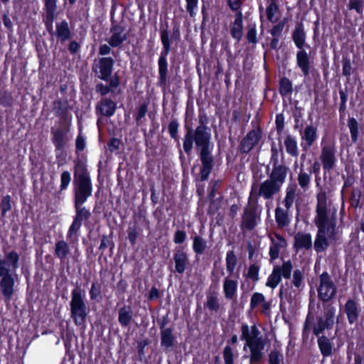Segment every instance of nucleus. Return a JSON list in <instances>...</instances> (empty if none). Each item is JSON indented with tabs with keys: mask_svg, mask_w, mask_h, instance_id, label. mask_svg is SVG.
Instances as JSON below:
<instances>
[{
	"mask_svg": "<svg viewBox=\"0 0 364 364\" xmlns=\"http://www.w3.org/2000/svg\"><path fill=\"white\" fill-rule=\"evenodd\" d=\"M134 319V311L130 305H124L118 311V321L122 327H128Z\"/></svg>",
	"mask_w": 364,
	"mask_h": 364,
	"instance_id": "21",
	"label": "nucleus"
},
{
	"mask_svg": "<svg viewBox=\"0 0 364 364\" xmlns=\"http://www.w3.org/2000/svg\"><path fill=\"white\" fill-rule=\"evenodd\" d=\"M316 227L318 232L314 242V248L317 252H320L329 246V242L326 236L325 225H316Z\"/></svg>",
	"mask_w": 364,
	"mask_h": 364,
	"instance_id": "23",
	"label": "nucleus"
},
{
	"mask_svg": "<svg viewBox=\"0 0 364 364\" xmlns=\"http://www.w3.org/2000/svg\"><path fill=\"white\" fill-rule=\"evenodd\" d=\"M293 92L292 83L291 80L283 77L279 80V93L282 96H287Z\"/></svg>",
	"mask_w": 364,
	"mask_h": 364,
	"instance_id": "40",
	"label": "nucleus"
},
{
	"mask_svg": "<svg viewBox=\"0 0 364 364\" xmlns=\"http://www.w3.org/2000/svg\"><path fill=\"white\" fill-rule=\"evenodd\" d=\"M225 364H234V355L230 346H226L223 350Z\"/></svg>",
	"mask_w": 364,
	"mask_h": 364,
	"instance_id": "55",
	"label": "nucleus"
},
{
	"mask_svg": "<svg viewBox=\"0 0 364 364\" xmlns=\"http://www.w3.org/2000/svg\"><path fill=\"white\" fill-rule=\"evenodd\" d=\"M55 36L62 43L71 38L72 33L68 23L65 20L56 23Z\"/></svg>",
	"mask_w": 364,
	"mask_h": 364,
	"instance_id": "27",
	"label": "nucleus"
},
{
	"mask_svg": "<svg viewBox=\"0 0 364 364\" xmlns=\"http://www.w3.org/2000/svg\"><path fill=\"white\" fill-rule=\"evenodd\" d=\"M186 10L188 12L191 17L195 16L194 10L198 6V0H186Z\"/></svg>",
	"mask_w": 364,
	"mask_h": 364,
	"instance_id": "63",
	"label": "nucleus"
},
{
	"mask_svg": "<svg viewBox=\"0 0 364 364\" xmlns=\"http://www.w3.org/2000/svg\"><path fill=\"white\" fill-rule=\"evenodd\" d=\"M240 339L245 341L244 350L246 347L250 348V355H244V359L250 358V364H259L264 357L262 350H264L266 341L261 335V332L256 325L249 326L246 323H242L241 326Z\"/></svg>",
	"mask_w": 364,
	"mask_h": 364,
	"instance_id": "3",
	"label": "nucleus"
},
{
	"mask_svg": "<svg viewBox=\"0 0 364 364\" xmlns=\"http://www.w3.org/2000/svg\"><path fill=\"white\" fill-rule=\"evenodd\" d=\"M107 41L109 45L113 48L119 47L123 43L121 35H118V33H112Z\"/></svg>",
	"mask_w": 364,
	"mask_h": 364,
	"instance_id": "60",
	"label": "nucleus"
},
{
	"mask_svg": "<svg viewBox=\"0 0 364 364\" xmlns=\"http://www.w3.org/2000/svg\"><path fill=\"white\" fill-rule=\"evenodd\" d=\"M344 311L350 324L355 323L358 321L360 309L358 307V304L354 300L348 299L346 301L344 306Z\"/></svg>",
	"mask_w": 364,
	"mask_h": 364,
	"instance_id": "22",
	"label": "nucleus"
},
{
	"mask_svg": "<svg viewBox=\"0 0 364 364\" xmlns=\"http://www.w3.org/2000/svg\"><path fill=\"white\" fill-rule=\"evenodd\" d=\"M91 180L87 166L81 161L75 162L73 167V181Z\"/></svg>",
	"mask_w": 364,
	"mask_h": 364,
	"instance_id": "28",
	"label": "nucleus"
},
{
	"mask_svg": "<svg viewBox=\"0 0 364 364\" xmlns=\"http://www.w3.org/2000/svg\"><path fill=\"white\" fill-rule=\"evenodd\" d=\"M237 282L235 280L226 277L224 280L223 290L225 297L227 299H232L236 293Z\"/></svg>",
	"mask_w": 364,
	"mask_h": 364,
	"instance_id": "34",
	"label": "nucleus"
},
{
	"mask_svg": "<svg viewBox=\"0 0 364 364\" xmlns=\"http://www.w3.org/2000/svg\"><path fill=\"white\" fill-rule=\"evenodd\" d=\"M148 110V103L144 102L141 104L138 109L137 114L135 117V119L137 123H139V120L144 117Z\"/></svg>",
	"mask_w": 364,
	"mask_h": 364,
	"instance_id": "64",
	"label": "nucleus"
},
{
	"mask_svg": "<svg viewBox=\"0 0 364 364\" xmlns=\"http://www.w3.org/2000/svg\"><path fill=\"white\" fill-rule=\"evenodd\" d=\"M326 235L328 234V238L334 239L336 235V218H331L329 225H325Z\"/></svg>",
	"mask_w": 364,
	"mask_h": 364,
	"instance_id": "58",
	"label": "nucleus"
},
{
	"mask_svg": "<svg viewBox=\"0 0 364 364\" xmlns=\"http://www.w3.org/2000/svg\"><path fill=\"white\" fill-rule=\"evenodd\" d=\"M296 63L301 70L304 77H307L310 73V59L305 50H299L296 53Z\"/></svg>",
	"mask_w": 364,
	"mask_h": 364,
	"instance_id": "26",
	"label": "nucleus"
},
{
	"mask_svg": "<svg viewBox=\"0 0 364 364\" xmlns=\"http://www.w3.org/2000/svg\"><path fill=\"white\" fill-rule=\"evenodd\" d=\"M289 171V168L284 164L274 165L269 174V178L282 186Z\"/></svg>",
	"mask_w": 364,
	"mask_h": 364,
	"instance_id": "17",
	"label": "nucleus"
},
{
	"mask_svg": "<svg viewBox=\"0 0 364 364\" xmlns=\"http://www.w3.org/2000/svg\"><path fill=\"white\" fill-rule=\"evenodd\" d=\"M0 207L1 209V217L4 218L6 212L11 210V209L10 196L7 195L2 198Z\"/></svg>",
	"mask_w": 364,
	"mask_h": 364,
	"instance_id": "51",
	"label": "nucleus"
},
{
	"mask_svg": "<svg viewBox=\"0 0 364 364\" xmlns=\"http://www.w3.org/2000/svg\"><path fill=\"white\" fill-rule=\"evenodd\" d=\"M53 105L55 116L60 117L63 120H66L70 109L68 100H56L53 102Z\"/></svg>",
	"mask_w": 364,
	"mask_h": 364,
	"instance_id": "29",
	"label": "nucleus"
},
{
	"mask_svg": "<svg viewBox=\"0 0 364 364\" xmlns=\"http://www.w3.org/2000/svg\"><path fill=\"white\" fill-rule=\"evenodd\" d=\"M70 317L77 326H84L89 312L87 306L84 290L79 285H76L71 292L70 302Z\"/></svg>",
	"mask_w": 364,
	"mask_h": 364,
	"instance_id": "4",
	"label": "nucleus"
},
{
	"mask_svg": "<svg viewBox=\"0 0 364 364\" xmlns=\"http://www.w3.org/2000/svg\"><path fill=\"white\" fill-rule=\"evenodd\" d=\"M205 306L209 310L218 312L220 309V304L218 298L214 295L208 296Z\"/></svg>",
	"mask_w": 364,
	"mask_h": 364,
	"instance_id": "50",
	"label": "nucleus"
},
{
	"mask_svg": "<svg viewBox=\"0 0 364 364\" xmlns=\"http://www.w3.org/2000/svg\"><path fill=\"white\" fill-rule=\"evenodd\" d=\"M175 262V271L178 274H183L188 264V258L183 248H176L173 255Z\"/></svg>",
	"mask_w": 364,
	"mask_h": 364,
	"instance_id": "18",
	"label": "nucleus"
},
{
	"mask_svg": "<svg viewBox=\"0 0 364 364\" xmlns=\"http://www.w3.org/2000/svg\"><path fill=\"white\" fill-rule=\"evenodd\" d=\"M259 270V266L256 264H252L249 267L247 277L252 279L253 282H257L259 280L258 272Z\"/></svg>",
	"mask_w": 364,
	"mask_h": 364,
	"instance_id": "52",
	"label": "nucleus"
},
{
	"mask_svg": "<svg viewBox=\"0 0 364 364\" xmlns=\"http://www.w3.org/2000/svg\"><path fill=\"white\" fill-rule=\"evenodd\" d=\"M318 297L323 302H328L335 297L337 287L327 272H323L319 277Z\"/></svg>",
	"mask_w": 364,
	"mask_h": 364,
	"instance_id": "7",
	"label": "nucleus"
},
{
	"mask_svg": "<svg viewBox=\"0 0 364 364\" xmlns=\"http://www.w3.org/2000/svg\"><path fill=\"white\" fill-rule=\"evenodd\" d=\"M207 248L206 241L200 236L193 237V249L197 255H202Z\"/></svg>",
	"mask_w": 364,
	"mask_h": 364,
	"instance_id": "41",
	"label": "nucleus"
},
{
	"mask_svg": "<svg viewBox=\"0 0 364 364\" xmlns=\"http://www.w3.org/2000/svg\"><path fill=\"white\" fill-rule=\"evenodd\" d=\"M187 129V132L185 134L183 147L185 153L189 156L191 154L194 137L192 136V128L186 127Z\"/></svg>",
	"mask_w": 364,
	"mask_h": 364,
	"instance_id": "38",
	"label": "nucleus"
},
{
	"mask_svg": "<svg viewBox=\"0 0 364 364\" xmlns=\"http://www.w3.org/2000/svg\"><path fill=\"white\" fill-rule=\"evenodd\" d=\"M298 182L299 186L304 189L306 190L309 188V185L310 183V174L307 173H303L301 171L298 176Z\"/></svg>",
	"mask_w": 364,
	"mask_h": 364,
	"instance_id": "54",
	"label": "nucleus"
},
{
	"mask_svg": "<svg viewBox=\"0 0 364 364\" xmlns=\"http://www.w3.org/2000/svg\"><path fill=\"white\" fill-rule=\"evenodd\" d=\"M320 159L325 171H330L336 165V148L333 145H325L321 149Z\"/></svg>",
	"mask_w": 364,
	"mask_h": 364,
	"instance_id": "13",
	"label": "nucleus"
},
{
	"mask_svg": "<svg viewBox=\"0 0 364 364\" xmlns=\"http://www.w3.org/2000/svg\"><path fill=\"white\" fill-rule=\"evenodd\" d=\"M294 248L309 250L312 247L311 236L309 233L298 232L294 237Z\"/></svg>",
	"mask_w": 364,
	"mask_h": 364,
	"instance_id": "24",
	"label": "nucleus"
},
{
	"mask_svg": "<svg viewBox=\"0 0 364 364\" xmlns=\"http://www.w3.org/2000/svg\"><path fill=\"white\" fill-rule=\"evenodd\" d=\"M275 220L279 228L288 226L290 223L288 211L277 207L275 209Z\"/></svg>",
	"mask_w": 364,
	"mask_h": 364,
	"instance_id": "33",
	"label": "nucleus"
},
{
	"mask_svg": "<svg viewBox=\"0 0 364 364\" xmlns=\"http://www.w3.org/2000/svg\"><path fill=\"white\" fill-rule=\"evenodd\" d=\"M68 129H52V134H53V142L55 144L56 150L60 151L64 149V146L68 140L67 133L68 132Z\"/></svg>",
	"mask_w": 364,
	"mask_h": 364,
	"instance_id": "25",
	"label": "nucleus"
},
{
	"mask_svg": "<svg viewBox=\"0 0 364 364\" xmlns=\"http://www.w3.org/2000/svg\"><path fill=\"white\" fill-rule=\"evenodd\" d=\"M237 258L232 250L228 251L226 256L227 271L231 274L236 266Z\"/></svg>",
	"mask_w": 364,
	"mask_h": 364,
	"instance_id": "46",
	"label": "nucleus"
},
{
	"mask_svg": "<svg viewBox=\"0 0 364 364\" xmlns=\"http://www.w3.org/2000/svg\"><path fill=\"white\" fill-rule=\"evenodd\" d=\"M85 203H74L75 210V216L69 228L67 237L72 239L75 236L74 240L77 239V232L80 229L82 221H86L91 217V213L83 206Z\"/></svg>",
	"mask_w": 364,
	"mask_h": 364,
	"instance_id": "6",
	"label": "nucleus"
},
{
	"mask_svg": "<svg viewBox=\"0 0 364 364\" xmlns=\"http://www.w3.org/2000/svg\"><path fill=\"white\" fill-rule=\"evenodd\" d=\"M323 316L316 318V323L312 326L313 333L318 337V346L319 350L323 357H328L332 354L333 345L330 339L325 336L319 335L322 333L324 330H331L335 323V313L336 309L331 304H323ZM311 320L313 317L311 316L310 313L307 315L304 330L303 336L307 338L311 328Z\"/></svg>",
	"mask_w": 364,
	"mask_h": 364,
	"instance_id": "1",
	"label": "nucleus"
},
{
	"mask_svg": "<svg viewBox=\"0 0 364 364\" xmlns=\"http://www.w3.org/2000/svg\"><path fill=\"white\" fill-rule=\"evenodd\" d=\"M292 39L299 50L303 49L305 44L306 33L302 23H296L295 29L292 33Z\"/></svg>",
	"mask_w": 364,
	"mask_h": 364,
	"instance_id": "31",
	"label": "nucleus"
},
{
	"mask_svg": "<svg viewBox=\"0 0 364 364\" xmlns=\"http://www.w3.org/2000/svg\"><path fill=\"white\" fill-rule=\"evenodd\" d=\"M317 129L312 125H308L304 132V135L302 136V139L306 141V144H301L303 149L304 151H307L309 147H311L314 141L316 140Z\"/></svg>",
	"mask_w": 364,
	"mask_h": 364,
	"instance_id": "30",
	"label": "nucleus"
},
{
	"mask_svg": "<svg viewBox=\"0 0 364 364\" xmlns=\"http://www.w3.org/2000/svg\"><path fill=\"white\" fill-rule=\"evenodd\" d=\"M343 71L342 73L343 75L348 77L351 75L352 73V67L350 60L348 58H343Z\"/></svg>",
	"mask_w": 364,
	"mask_h": 364,
	"instance_id": "61",
	"label": "nucleus"
},
{
	"mask_svg": "<svg viewBox=\"0 0 364 364\" xmlns=\"http://www.w3.org/2000/svg\"><path fill=\"white\" fill-rule=\"evenodd\" d=\"M58 6H45L46 15L43 18L47 31L50 36L55 35L53 23L58 15Z\"/></svg>",
	"mask_w": 364,
	"mask_h": 364,
	"instance_id": "20",
	"label": "nucleus"
},
{
	"mask_svg": "<svg viewBox=\"0 0 364 364\" xmlns=\"http://www.w3.org/2000/svg\"><path fill=\"white\" fill-rule=\"evenodd\" d=\"M281 267V276L285 279H289L292 270V264L290 260L283 263Z\"/></svg>",
	"mask_w": 364,
	"mask_h": 364,
	"instance_id": "56",
	"label": "nucleus"
},
{
	"mask_svg": "<svg viewBox=\"0 0 364 364\" xmlns=\"http://www.w3.org/2000/svg\"><path fill=\"white\" fill-rule=\"evenodd\" d=\"M223 197L220 196L216 199L213 198L210 200V205L208 208V213L214 215L220 208Z\"/></svg>",
	"mask_w": 364,
	"mask_h": 364,
	"instance_id": "53",
	"label": "nucleus"
},
{
	"mask_svg": "<svg viewBox=\"0 0 364 364\" xmlns=\"http://www.w3.org/2000/svg\"><path fill=\"white\" fill-rule=\"evenodd\" d=\"M284 145L287 152L292 156H297L299 154L297 142L295 139L291 136L287 135L284 140Z\"/></svg>",
	"mask_w": 364,
	"mask_h": 364,
	"instance_id": "37",
	"label": "nucleus"
},
{
	"mask_svg": "<svg viewBox=\"0 0 364 364\" xmlns=\"http://www.w3.org/2000/svg\"><path fill=\"white\" fill-rule=\"evenodd\" d=\"M163 45V50L161 52L159 64V84L160 86H164L167 82L168 63L166 58L171 51V40L167 36L161 39Z\"/></svg>",
	"mask_w": 364,
	"mask_h": 364,
	"instance_id": "8",
	"label": "nucleus"
},
{
	"mask_svg": "<svg viewBox=\"0 0 364 364\" xmlns=\"http://www.w3.org/2000/svg\"><path fill=\"white\" fill-rule=\"evenodd\" d=\"M279 11V6L276 0H270V4L266 9L267 18L272 23H275L277 18H274V13Z\"/></svg>",
	"mask_w": 364,
	"mask_h": 364,
	"instance_id": "44",
	"label": "nucleus"
},
{
	"mask_svg": "<svg viewBox=\"0 0 364 364\" xmlns=\"http://www.w3.org/2000/svg\"><path fill=\"white\" fill-rule=\"evenodd\" d=\"M114 60L111 57H103L100 58L97 68L100 69L98 77L102 80L108 81L110 79Z\"/></svg>",
	"mask_w": 364,
	"mask_h": 364,
	"instance_id": "14",
	"label": "nucleus"
},
{
	"mask_svg": "<svg viewBox=\"0 0 364 364\" xmlns=\"http://www.w3.org/2000/svg\"><path fill=\"white\" fill-rule=\"evenodd\" d=\"M90 298L92 301H100L102 299L101 285L97 282H92L90 289Z\"/></svg>",
	"mask_w": 364,
	"mask_h": 364,
	"instance_id": "42",
	"label": "nucleus"
},
{
	"mask_svg": "<svg viewBox=\"0 0 364 364\" xmlns=\"http://www.w3.org/2000/svg\"><path fill=\"white\" fill-rule=\"evenodd\" d=\"M283 359V355L279 350H272L269 355V364H279Z\"/></svg>",
	"mask_w": 364,
	"mask_h": 364,
	"instance_id": "57",
	"label": "nucleus"
},
{
	"mask_svg": "<svg viewBox=\"0 0 364 364\" xmlns=\"http://www.w3.org/2000/svg\"><path fill=\"white\" fill-rule=\"evenodd\" d=\"M317 205L316 208V216L314 220L316 225H325L329 221V210L327 206V196L326 192L317 194Z\"/></svg>",
	"mask_w": 364,
	"mask_h": 364,
	"instance_id": "10",
	"label": "nucleus"
},
{
	"mask_svg": "<svg viewBox=\"0 0 364 364\" xmlns=\"http://www.w3.org/2000/svg\"><path fill=\"white\" fill-rule=\"evenodd\" d=\"M70 253V247L66 242L60 240L55 243V255L60 260H63Z\"/></svg>",
	"mask_w": 364,
	"mask_h": 364,
	"instance_id": "36",
	"label": "nucleus"
},
{
	"mask_svg": "<svg viewBox=\"0 0 364 364\" xmlns=\"http://www.w3.org/2000/svg\"><path fill=\"white\" fill-rule=\"evenodd\" d=\"M178 127L179 124L178 120L176 119H173L168 124V129L171 137L178 142V146H179L180 143L178 135Z\"/></svg>",
	"mask_w": 364,
	"mask_h": 364,
	"instance_id": "47",
	"label": "nucleus"
},
{
	"mask_svg": "<svg viewBox=\"0 0 364 364\" xmlns=\"http://www.w3.org/2000/svg\"><path fill=\"white\" fill-rule=\"evenodd\" d=\"M108 247H110V252H112V250L114 247V243L112 240V232H110L109 236L106 235H103L101 236V242L99 247L100 250H105Z\"/></svg>",
	"mask_w": 364,
	"mask_h": 364,
	"instance_id": "48",
	"label": "nucleus"
},
{
	"mask_svg": "<svg viewBox=\"0 0 364 364\" xmlns=\"http://www.w3.org/2000/svg\"><path fill=\"white\" fill-rule=\"evenodd\" d=\"M116 109V102L107 97L102 98L96 106L97 112L107 117H112L114 114Z\"/></svg>",
	"mask_w": 364,
	"mask_h": 364,
	"instance_id": "16",
	"label": "nucleus"
},
{
	"mask_svg": "<svg viewBox=\"0 0 364 364\" xmlns=\"http://www.w3.org/2000/svg\"><path fill=\"white\" fill-rule=\"evenodd\" d=\"M3 260L6 263V267L10 269L11 267L14 271L18 267L19 255L16 251L9 252Z\"/></svg>",
	"mask_w": 364,
	"mask_h": 364,
	"instance_id": "39",
	"label": "nucleus"
},
{
	"mask_svg": "<svg viewBox=\"0 0 364 364\" xmlns=\"http://www.w3.org/2000/svg\"><path fill=\"white\" fill-rule=\"evenodd\" d=\"M348 8L350 10H355L358 14H361L364 9L363 0H349Z\"/></svg>",
	"mask_w": 364,
	"mask_h": 364,
	"instance_id": "49",
	"label": "nucleus"
},
{
	"mask_svg": "<svg viewBox=\"0 0 364 364\" xmlns=\"http://www.w3.org/2000/svg\"><path fill=\"white\" fill-rule=\"evenodd\" d=\"M264 301V296L261 293H254L251 298L250 308L254 309L258 304Z\"/></svg>",
	"mask_w": 364,
	"mask_h": 364,
	"instance_id": "59",
	"label": "nucleus"
},
{
	"mask_svg": "<svg viewBox=\"0 0 364 364\" xmlns=\"http://www.w3.org/2000/svg\"><path fill=\"white\" fill-rule=\"evenodd\" d=\"M259 219L260 216L257 213V207L248 205L244 209L240 227L242 229L252 230L257 226Z\"/></svg>",
	"mask_w": 364,
	"mask_h": 364,
	"instance_id": "11",
	"label": "nucleus"
},
{
	"mask_svg": "<svg viewBox=\"0 0 364 364\" xmlns=\"http://www.w3.org/2000/svg\"><path fill=\"white\" fill-rule=\"evenodd\" d=\"M192 136L194 137V142L198 149V156L201 162L200 180L205 181L208 179L215 165V159L212 154L210 129L206 125H198L195 131L192 129Z\"/></svg>",
	"mask_w": 364,
	"mask_h": 364,
	"instance_id": "2",
	"label": "nucleus"
},
{
	"mask_svg": "<svg viewBox=\"0 0 364 364\" xmlns=\"http://www.w3.org/2000/svg\"><path fill=\"white\" fill-rule=\"evenodd\" d=\"M0 291L4 296L6 302L10 301L14 294L15 282L18 275L11 272L9 268L6 267V263L0 255Z\"/></svg>",
	"mask_w": 364,
	"mask_h": 364,
	"instance_id": "5",
	"label": "nucleus"
},
{
	"mask_svg": "<svg viewBox=\"0 0 364 364\" xmlns=\"http://www.w3.org/2000/svg\"><path fill=\"white\" fill-rule=\"evenodd\" d=\"M71 174L68 171H64L60 174V190L58 191V193H61L63 191H65L70 182H71Z\"/></svg>",
	"mask_w": 364,
	"mask_h": 364,
	"instance_id": "45",
	"label": "nucleus"
},
{
	"mask_svg": "<svg viewBox=\"0 0 364 364\" xmlns=\"http://www.w3.org/2000/svg\"><path fill=\"white\" fill-rule=\"evenodd\" d=\"M161 346L165 352L170 351L175 346L176 337L173 335V328L168 327L160 332Z\"/></svg>",
	"mask_w": 364,
	"mask_h": 364,
	"instance_id": "19",
	"label": "nucleus"
},
{
	"mask_svg": "<svg viewBox=\"0 0 364 364\" xmlns=\"http://www.w3.org/2000/svg\"><path fill=\"white\" fill-rule=\"evenodd\" d=\"M281 267L276 265L273 268L272 273L269 276L266 285L269 287L274 289L281 282Z\"/></svg>",
	"mask_w": 364,
	"mask_h": 364,
	"instance_id": "35",
	"label": "nucleus"
},
{
	"mask_svg": "<svg viewBox=\"0 0 364 364\" xmlns=\"http://www.w3.org/2000/svg\"><path fill=\"white\" fill-rule=\"evenodd\" d=\"M242 14L241 12H238L236 14L235 19L232 23L230 29V34L232 37L239 42L242 37Z\"/></svg>",
	"mask_w": 364,
	"mask_h": 364,
	"instance_id": "32",
	"label": "nucleus"
},
{
	"mask_svg": "<svg viewBox=\"0 0 364 364\" xmlns=\"http://www.w3.org/2000/svg\"><path fill=\"white\" fill-rule=\"evenodd\" d=\"M262 137L260 130L250 131L247 135L241 140L238 149L241 154H248L259 143Z\"/></svg>",
	"mask_w": 364,
	"mask_h": 364,
	"instance_id": "12",
	"label": "nucleus"
},
{
	"mask_svg": "<svg viewBox=\"0 0 364 364\" xmlns=\"http://www.w3.org/2000/svg\"><path fill=\"white\" fill-rule=\"evenodd\" d=\"M73 203H85L92 194L91 180L73 181Z\"/></svg>",
	"mask_w": 364,
	"mask_h": 364,
	"instance_id": "9",
	"label": "nucleus"
},
{
	"mask_svg": "<svg viewBox=\"0 0 364 364\" xmlns=\"http://www.w3.org/2000/svg\"><path fill=\"white\" fill-rule=\"evenodd\" d=\"M186 237L187 235L184 230H177L174 234L173 242L176 244H182Z\"/></svg>",
	"mask_w": 364,
	"mask_h": 364,
	"instance_id": "62",
	"label": "nucleus"
},
{
	"mask_svg": "<svg viewBox=\"0 0 364 364\" xmlns=\"http://www.w3.org/2000/svg\"><path fill=\"white\" fill-rule=\"evenodd\" d=\"M348 126L350 129L352 141L355 143L358 141V124L357 120L353 117L349 118Z\"/></svg>",
	"mask_w": 364,
	"mask_h": 364,
	"instance_id": "43",
	"label": "nucleus"
},
{
	"mask_svg": "<svg viewBox=\"0 0 364 364\" xmlns=\"http://www.w3.org/2000/svg\"><path fill=\"white\" fill-rule=\"evenodd\" d=\"M281 187V186L269 178L261 183L258 194L264 196L266 199H270L274 194L279 192Z\"/></svg>",
	"mask_w": 364,
	"mask_h": 364,
	"instance_id": "15",
	"label": "nucleus"
}]
</instances>
